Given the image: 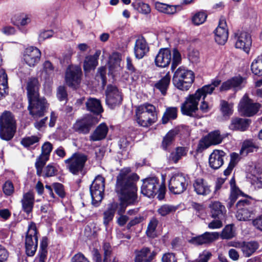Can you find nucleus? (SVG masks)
<instances>
[{"label":"nucleus","mask_w":262,"mask_h":262,"mask_svg":"<svg viewBox=\"0 0 262 262\" xmlns=\"http://www.w3.org/2000/svg\"><path fill=\"white\" fill-rule=\"evenodd\" d=\"M221 82L219 79H215L211 84L205 85L198 89L194 94L189 95L181 106V110L182 114L190 117H194L195 112L198 110V106L201 98L203 97L204 99L207 95L211 94L215 88L220 84Z\"/></svg>","instance_id":"f03ea898"},{"label":"nucleus","mask_w":262,"mask_h":262,"mask_svg":"<svg viewBox=\"0 0 262 262\" xmlns=\"http://www.w3.org/2000/svg\"><path fill=\"white\" fill-rule=\"evenodd\" d=\"M28 110L30 114L34 118H38L43 116L49 107V104L44 98L39 96L28 99Z\"/></svg>","instance_id":"6e6552de"},{"label":"nucleus","mask_w":262,"mask_h":262,"mask_svg":"<svg viewBox=\"0 0 262 262\" xmlns=\"http://www.w3.org/2000/svg\"><path fill=\"white\" fill-rule=\"evenodd\" d=\"M170 79L171 76L169 72H168L155 84V87L159 90L163 95H165L170 84Z\"/></svg>","instance_id":"72a5a7b5"},{"label":"nucleus","mask_w":262,"mask_h":262,"mask_svg":"<svg viewBox=\"0 0 262 262\" xmlns=\"http://www.w3.org/2000/svg\"><path fill=\"white\" fill-rule=\"evenodd\" d=\"M132 6L139 12L144 14H147L150 12L149 6L142 2H134L132 3Z\"/></svg>","instance_id":"a18cd8bd"},{"label":"nucleus","mask_w":262,"mask_h":262,"mask_svg":"<svg viewBox=\"0 0 262 262\" xmlns=\"http://www.w3.org/2000/svg\"><path fill=\"white\" fill-rule=\"evenodd\" d=\"M235 234L233 226L228 225L223 229L221 233V237L223 239H231L235 236Z\"/></svg>","instance_id":"8fccbe9b"},{"label":"nucleus","mask_w":262,"mask_h":262,"mask_svg":"<svg viewBox=\"0 0 262 262\" xmlns=\"http://www.w3.org/2000/svg\"><path fill=\"white\" fill-rule=\"evenodd\" d=\"M8 77L4 69L0 70V99L6 95L8 91Z\"/></svg>","instance_id":"4c0bfd02"},{"label":"nucleus","mask_w":262,"mask_h":262,"mask_svg":"<svg viewBox=\"0 0 262 262\" xmlns=\"http://www.w3.org/2000/svg\"><path fill=\"white\" fill-rule=\"evenodd\" d=\"M207 137L212 145H216L221 143L223 137L219 130H215L209 133Z\"/></svg>","instance_id":"09e8293b"},{"label":"nucleus","mask_w":262,"mask_h":262,"mask_svg":"<svg viewBox=\"0 0 262 262\" xmlns=\"http://www.w3.org/2000/svg\"><path fill=\"white\" fill-rule=\"evenodd\" d=\"M171 53L168 48L161 49L155 59V64L159 67L165 68L170 63Z\"/></svg>","instance_id":"aec40b11"},{"label":"nucleus","mask_w":262,"mask_h":262,"mask_svg":"<svg viewBox=\"0 0 262 262\" xmlns=\"http://www.w3.org/2000/svg\"><path fill=\"white\" fill-rule=\"evenodd\" d=\"M159 187V180L157 178L152 177L145 179L141 186V193L148 198L154 197Z\"/></svg>","instance_id":"dca6fc26"},{"label":"nucleus","mask_w":262,"mask_h":262,"mask_svg":"<svg viewBox=\"0 0 262 262\" xmlns=\"http://www.w3.org/2000/svg\"><path fill=\"white\" fill-rule=\"evenodd\" d=\"M88 157L82 153L73 154L69 158L64 160L67 169L74 175L83 174L85 164Z\"/></svg>","instance_id":"423d86ee"},{"label":"nucleus","mask_w":262,"mask_h":262,"mask_svg":"<svg viewBox=\"0 0 262 262\" xmlns=\"http://www.w3.org/2000/svg\"><path fill=\"white\" fill-rule=\"evenodd\" d=\"M250 123L249 119L234 117L231 119L229 128L232 130L244 132L248 128Z\"/></svg>","instance_id":"bb28decb"},{"label":"nucleus","mask_w":262,"mask_h":262,"mask_svg":"<svg viewBox=\"0 0 262 262\" xmlns=\"http://www.w3.org/2000/svg\"><path fill=\"white\" fill-rule=\"evenodd\" d=\"M40 138L36 136L26 137L21 140V144L25 147H29L39 142Z\"/></svg>","instance_id":"603ef678"},{"label":"nucleus","mask_w":262,"mask_h":262,"mask_svg":"<svg viewBox=\"0 0 262 262\" xmlns=\"http://www.w3.org/2000/svg\"><path fill=\"white\" fill-rule=\"evenodd\" d=\"M219 237V234L217 232H206L201 235L192 238L191 241L194 244L201 245L212 243Z\"/></svg>","instance_id":"b1692460"},{"label":"nucleus","mask_w":262,"mask_h":262,"mask_svg":"<svg viewBox=\"0 0 262 262\" xmlns=\"http://www.w3.org/2000/svg\"><path fill=\"white\" fill-rule=\"evenodd\" d=\"M259 247V244L257 241L243 242L242 251L245 257H249L254 254Z\"/></svg>","instance_id":"7c9ffc66"},{"label":"nucleus","mask_w":262,"mask_h":262,"mask_svg":"<svg viewBox=\"0 0 262 262\" xmlns=\"http://www.w3.org/2000/svg\"><path fill=\"white\" fill-rule=\"evenodd\" d=\"M207 18V15L203 12L196 13L192 17V20L195 25H200L205 22Z\"/></svg>","instance_id":"5fc2aeb1"},{"label":"nucleus","mask_w":262,"mask_h":262,"mask_svg":"<svg viewBox=\"0 0 262 262\" xmlns=\"http://www.w3.org/2000/svg\"><path fill=\"white\" fill-rule=\"evenodd\" d=\"M233 103L222 100L220 101L221 111L224 116H230L233 113Z\"/></svg>","instance_id":"49530a36"},{"label":"nucleus","mask_w":262,"mask_h":262,"mask_svg":"<svg viewBox=\"0 0 262 262\" xmlns=\"http://www.w3.org/2000/svg\"><path fill=\"white\" fill-rule=\"evenodd\" d=\"M211 214L214 219H224L226 212L225 207L219 201H214L210 204Z\"/></svg>","instance_id":"c85d7f7f"},{"label":"nucleus","mask_w":262,"mask_h":262,"mask_svg":"<svg viewBox=\"0 0 262 262\" xmlns=\"http://www.w3.org/2000/svg\"><path fill=\"white\" fill-rule=\"evenodd\" d=\"M178 108L176 107H169L166 108L162 120L163 124L167 123L169 120L175 119L177 117Z\"/></svg>","instance_id":"58836bf2"},{"label":"nucleus","mask_w":262,"mask_h":262,"mask_svg":"<svg viewBox=\"0 0 262 262\" xmlns=\"http://www.w3.org/2000/svg\"><path fill=\"white\" fill-rule=\"evenodd\" d=\"M106 69L105 68L102 67L98 69V72L97 74V77L98 78H100L103 86L106 84Z\"/></svg>","instance_id":"69168bd1"},{"label":"nucleus","mask_w":262,"mask_h":262,"mask_svg":"<svg viewBox=\"0 0 262 262\" xmlns=\"http://www.w3.org/2000/svg\"><path fill=\"white\" fill-rule=\"evenodd\" d=\"M57 166L53 164H50L45 167L43 169V176L51 177L54 176L57 173Z\"/></svg>","instance_id":"3c124183"},{"label":"nucleus","mask_w":262,"mask_h":262,"mask_svg":"<svg viewBox=\"0 0 262 262\" xmlns=\"http://www.w3.org/2000/svg\"><path fill=\"white\" fill-rule=\"evenodd\" d=\"M194 80V74L183 67L178 68L173 73L172 82L178 89L187 91L191 87Z\"/></svg>","instance_id":"7ed1b4c3"},{"label":"nucleus","mask_w":262,"mask_h":262,"mask_svg":"<svg viewBox=\"0 0 262 262\" xmlns=\"http://www.w3.org/2000/svg\"><path fill=\"white\" fill-rule=\"evenodd\" d=\"M103 249L104 251V258L103 262H110L112 252V247L110 244L108 243H104Z\"/></svg>","instance_id":"4d7b16f0"},{"label":"nucleus","mask_w":262,"mask_h":262,"mask_svg":"<svg viewBox=\"0 0 262 262\" xmlns=\"http://www.w3.org/2000/svg\"><path fill=\"white\" fill-rule=\"evenodd\" d=\"M108 132V128L105 124H100L95 130L90 138L93 141H99L105 138Z\"/></svg>","instance_id":"f704fd0d"},{"label":"nucleus","mask_w":262,"mask_h":262,"mask_svg":"<svg viewBox=\"0 0 262 262\" xmlns=\"http://www.w3.org/2000/svg\"><path fill=\"white\" fill-rule=\"evenodd\" d=\"M256 148V146L251 140L245 141L242 145L241 149V154L244 155H247L248 153L252 152Z\"/></svg>","instance_id":"c03bdc74"},{"label":"nucleus","mask_w":262,"mask_h":262,"mask_svg":"<svg viewBox=\"0 0 262 262\" xmlns=\"http://www.w3.org/2000/svg\"><path fill=\"white\" fill-rule=\"evenodd\" d=\"M158 224V221L157 219L153 217L150 221L147 229L146 230V234L148 236L150 237H154L156 235V229Z\"/></svg>","instance_id":"de8ad7c7"},{"label":"nucleus","mask_w":262,"mask_h":262,"mask_svg":"<svg viewBox=\"0 0 262 262\" xmlns=\"http://www.w3.org/2000/svg\"><path fill=\"white\" fill-rule=\"evenodd\" d=\"M260 105L257 103H253L249 99L247 94H245L238 105V111L244 116L250 117L255 114L258 111Z\"/></svg>","instance_id":"f8f14e48"},{"label":"nucleus","mask_w":262,"mask_h":262,"mask_svg":"<svg viewBox=\"0 0 262 262\" xmlns=\"http://www.w3.org/2000/svg\"><path fill=\"white\" fill-rule=\"evenodd\" d=\"M239 191V190L237 189H233L231 191L230 197L229 198V202L227 204V207L228 208H230L233 206V204L237 199Z\"/></svg>","instance_id":"052dcab7"},{"label":"nucleus","mask_w":262,"mask_h":262,"mask_svg":"<svg viewBox=\"0 0 262 262\" xmlns=\"http://www.w3.org/2000/svg\"><path fill=\"white\" fill-rule=\"evenodd\" d=\"M134 50L136 58L139 59H142L146 54L149 48L144 38L139 37L136 39Z\"/></svg>","instance_id":"393cba45"},{"label":"nucleus","mask_w":262,"mask_h":262,"mask_svg":"<svg viewBox=\"0 0 262 262\" xmlns=\"http://www.w3.org/2000/svg\"><path fill=\"white\" fill-rule=\"evenodd\" d=\"M104 178L98 176L91 184L90 190L92 200V203L97 205L100 202L103 197L104 190Z\"/></svg>","instance_id":"1a4fd4ad"},{"label":"nucleus","mask_w":262,"mask_h":262,"mask_svg":"<svg viewBox=\"0 0 262 262\" xmlns=\"http://www.w3.org/2000/svg\"><path fill=\"white\" fill-rule=\"evenodd\" d=\"M139 179L138 175L132 172L129 167L120 170L116 182V191L121 194V203L118 210L119 215L125 211L127 205L134 204L137 199L136 183Z\"/></svg>","instance_id":"f257e3e1"},{"label":"nucleus","mask_w":262,"mask_h":262,"mask_svg":"<svg viewBox=\"0 0 262 262\" xmlns=\"http://www.w3.org/2000/svg\"><path fill=\"white\" fill-rule=\"evenodd\" d=\"M3 192L7 195H11L14 192V187L12 183L9 181H6L3 186Z\"/></svg>","instance_id":"0e129e2a"},{"label":"nucleus","mask_w":262,"mask_h":262,"mask_svg":"<svg viewBox=\"0 0 262 262\" xmlns=\"http://www.w3.org/2000/svg\"><path fill=\"white\" fill-rule=\"evenodd\" d=\"M96 118L87 115L76 121L74 125L75 129L80 133L88 134L91 128L98 122Z\"/></svg>","instance_id":"f3484780"},{"label":"nucleus","mask_w":262,"mask_h":262,"mask_svg":"<svg viewBox=\"0 0 262 262\" xmlns=\"http://www.w3.org/2000/svg\"><path fill=\"white\" fill-rule=\"evenodd\" d=\"M136 120L140 126L143 127L151 125L157 121L155 107L148 103L137 107L136 110Z\"/></svg>","instance_id":"20e7f679"},{"label":"nucleus","mask_w":262,"mask_h":262,"mask_svg":"<svg viewBox=\"0 0 262 262\" xmlns=\"http://www.w3.org/2000/svg\"><path fill=\"white\" fill-rule=\"evenodd\" d=\"M54 69L52 63L47 60L43 64L42 73H45L48 77H50L54 74Z\"/></svg>","instance_id":"13d9d810"},{"label":"nucleus","mask_w":262,"mask_h":262,"mask_svg":"<svg viewBox=\"0 0 262 262\" xmlns=\"http://www.w3.org/2000/svg\"><path fill=\"white\" fill-rule=\"evenodd\" d=\"M188 180L182 174L173 175L169 181V189L174 194H181L186 190Z\"/></svg>","instance_id":"9b49d317"},{"label":"nucleus","mask_w":262,"mask_h":262,"mask_svg":"<svg viewBox=\"0 0 262 262\" xmlns=\"http://www.w3.org/2000/svg\"><path fill=\"white\" fill-rule=\"evenodd\" d=\"M41 52L37 48L30 47L24 52V59L30 67H34L40 60Z\"/></svg>","instance_id":"6ab92c4d"},{"label":"nucleus","mask_w":262,"mask_h":262,"mask_svg":"<svg viewBox=\"0 0 262 262\" xmlns=\"http://www.w3.org/2000/svg\"><path fill=\"white\" fill-rule=\"evenodd\" d=\"M117 206V204L116 203H112L109 205L107 210L104 212L103 224L106 227L113 220Z\"/></svg>","instance_id":"e433bc0d"},{"label":"nucleus","mask_w":262,"mask_h":262,"mask_svg":"<svg viewBox=\"0 0 262 262\" xmlns=\"http://www.w3.org/2000/svg\"><path fill=\"white\" fill-rule=\"evenodd\" d=\"M105 95L106 103L110 108L113 109L121 104L122 99V96L116 86L112 84L107 85L105 91Z\"/></svg>","instance_id":"ddd939ff"},{"label":"nucleus","mask_w":262,"mask_h":262,"mask_svg":"<svg viewBox=\"0 0 262 262\" xmlns=\"http://www.w3.org/2000/svg\"><path fill=\"white\" fill-rule=\"evenodd\" d=\"M234 39L236 48L242 49L246 53L249 52L252 45V39L248 32L237 30L234 33Z\"/></svg>","instance_id":"2eb2a0df"},{"label":"nucleus","mask_w":262,"mask_h":262,"mask_svg":"<svg viewBox=\"0 0 262 262\" xmlns=\"http://www.w3.org/2000/svg\"><path fill=\"white\" fill-rule=\"evenodd\" d=\"M212 144L207 136L200 140L198 144V150L202 151L208 148Z\"/></svg>","instance_id":"680f3d73"},{"label":"nucleus","mask_w":262,"mask_h":262,"mask_svg":"<svg viewBox=\"0 0 262 262\" xmlns=\"http://www.w3.org/2000/svg\"><path fill=\"white\" fill-rule=\"evenodd\" d=\"M82 71L80 66L71 65L67 69L65 80L70 87L76 88L81 82Z\"/></svg>","instance_id":"9d476101"},{"label":"nucleus","mask_w":262,"mask_h":262,"mask_svg":"<svg viewBox=\"0 0 262 262\" xmlns=\"http://www.w3.org/2000/svg\"><path fill=\"white\" fill-rule=\"evenodd\" d=\"M177 208L174 206L164 204L161 206L157 210V212L159 215L162 216H165L170 213L174 212Z\"/></svg>","instance_id":"37998d69"},{"label":"nucleus","mask_w":262,"mask_h":262,"mask_svg":"<svg viewBox=\"0 0 262 262\" xmlns=\"http://www.w3.org/2000/svg\"><path fill=\"white\" fill-rule=\"evenodd\" d=\"M212 256V254L208 251H204L200 254L199 257L191 262H208Z\"/></svg>","instance_id":"bf43d9fd"},{"label":"nucleus","mask_w":262,"mask_h":262,"mask_svg":"<svg viewBox=\"0 0 262 262\" xmlns=\"http://www.w3.org/2000/svg\"><path fill=\"white\" fill-rule=\"evenodd\" d=\"M39 84L37 78H32L29 79L27 84V91L28 99L39 96Z\"/></svg>","instance_id":"2f4dec72"},{"label":"nucleus","mask_w":262,"mask_h":262,"mask_svg":"<svg viewBox=\"0 0 262 262\" xmlns=\"http://www.w3.org/2000/svg\"><path fill=\"white\" fill-rule=\"evenodd\" d=\"M156 253L151 252L147 247H143L135 251V262H150L154 258Z\"/></svg>","instance_id":"a878e982"},{"label":"nucleus","mask_w":262,"mask_h":262,"mask_svg":"<svg viewBox=\"0 0 262 262\" xmlns=\"http://www.w3.org/2000/svg\"><path fill=\"white\" fill-rule=\"evenodd\" d=\"M85 104L87 110L94 114H99L103 112L100 101L97 99L90 98Z\"/></svg>","instance_id":"473e14b6"},{"label":"nucleus","mask_w":262,"mask_h":262,"mask_svg":"<svg viewBox=\"0 0 262 262\" xmlns=\"http://www.w3.org/2000/svg\"><path fill=\"white\" fill-rule=\"evenodd\" d=\"M215 41L219 45H224L228 38V31L226 20L221 18L214 31Z\"/></svg>","instance_id":"a211bd4d"},{"label":"nucleus","mask_w":262,"mask_h":262,"mask_svg":"<svg viewBox=\"0 0 262 262\" xmlns=\"http://www.w3.org/2000/svg\"><path fill=\"white\" fill-rule=\"evenodd\" d=\"M121 55L118 53H114L110 58V64L111 68L120 67Z\"/></svg>","instance_id":"6e6d98bb"},{"label":"nucleus","mask_w":262,"mask_h":262,"mask_svg":"<svg viewBox=\"0 0 262 262\" xmlns=\"http://www.w3.org/2000/svg\"><path fill=\"white\" fill-rule=\"evenodd\" d=\"M16 132V121L10 112H5L0 117V138L9 141Z\"/></svg>","instance_id":"39448f33"},{"label":"nucleus","mask_w":262,"mask_h":262,"mask_svg":"<svg viewBox=\"0 0 262 262\" xmlns=\"http://www.w3.org/2000/svg\"><path fill=\"white\" fill-rule=\"evenodd\" d=\"M181 55L177 49L172 50V60L171 69L173 70L181 62Z\"/></svg>","instance_id":"864d4df0"},{"label":"nucleus","mask_w":262,"mask_h":262,"mask_svg":"<svg viewBox=\"0 0 262 262\" xmlns=\"http://www.w3.org/2000/svg\"><path fill=\"white\" fill-rule=\"evenodd\" d=\"M67 93L65 87L60 86L57 91V97L59 101H66L67 99Z\"/></svg>","instance_id":"e2e57ef3"},{"label":"nucleus","mask_w":262,"mask_h":262,"mask_svg":"<svg viewBox=\"0 0 262 262\" xmlns=\"http://www.w3.org/2000/svg\"><path fill=\"white\" fill-rule=\"evenodd\" d=\"M23 210L27 214L32 211L34 204V195L32 192L25 193L21 200Z\"/></svg>","instance_id":"cd10ccee"},{"label":"nucleus","mask_w":262,"mask_h":262,"mask_svg":"<svg viewBox=\"0 0 262 262\" xmlns=\"http://www.w3.org/2000/svg\"><path fill=\"white\" fill-rule=\"evenodd\" d=\"M194 191L199 195H207L209 194L211 190L207 183L203 179H196L193 184Z\"/></svg>","instance_id":"c756f323"},{"label":"nucleus","mask_w":262,"mask_h":262,"mask_svg":"<svg viewBox=\"0 0 262 262\" xmlns=\"http://www.w3.org/2000/svg\"><path fill=\"white\" fill-rule=\"evenodd\" d=\"M52 149V144L49 142H46L42 145L41 154L50 156Z\"/></svg>","instance_id":"338daca9"},{"label":"nucleus","mask_w":262,"mask_h":262,"mask_svg":"<svg viewBox=\"0 0 262 262\" xmlns=\"http://www.w3.org/2000/svg\"><path fill=\"white\" fill-rule=\"evenodd\" d=\"M38 232L34 223L31 222L28 228L25 239L26 252L28 256H33L37 250L38 245Z\"/></svg>","instance_id":"0eeeda50"},{"label":"nucleus","mask_w":262,"mask_h":262,"mask_svg":"<svg viewBox=\"0 0 262 262\" xmlns=\"http://www.w3.org/2000/svg\"><path fill=\"white\" fill-rule=\"evenodd\" d=\"M49 157L50 156L41 154L39 157H38L36 159L35 167L36 168V173L38 176H41L42 171V168L46 164V162L48 161Z\"/></svg>","instance_id":"ea45409f"},{"label":"nucleus","mask_w":262,"mask_h":262,"mask_svg":"<svg viewBox=\"0 0 262 262\" xmlns=\"http://www.w3.org/2000/svg\"><path fill=\"white\" fill-rule=\"evenodd\" d=\"M250 201L247 199L239 200L236 204L237 210L236 219L241 221H247L251 220L254 215L253 211L249 209Z\"/></svg>","instance_id":"4468645a"},{"label":"nucleus","mask_w":262,"mask_h":262,"mask_svg":"<svg viewBox=\"0 0 262 262\" xmlns=\"http://www.w3.org/2000/svg\"><path fill=\"white\" fill-rule=\"evenodd\" d=\"M226 153L222 150L215 149L210 155L209 165L213 169H217L224 164Z\"/></svg>","instance_id":"412c9836"},{"label":"nucleus","mask_w":262,"mask_h":262,"mask_svg":"<svg viewBox=\"0 0 262 262\" xmlns=\"http://www.w3.org/2000/svg\"><path fill=\"white\" fill-rule=\"evenodd\" d=\"M101 54V51L97 50L93 55H88L84 58L83 68L85 73L94 70L98 64V59Z\"/></svg>","instance_id":"4be33fe9"},{"label":"nucleus","mask_w":262,"mask_h":262,"mask_svg":"<svg viewBox=\"0 0 262 262\" xmlns=\"http://www.w3.org/2000/svg\"><path fill=\"white\" fill-rule=\"evenodd\" d=\"M176 134V132L170 130L165 135L163 138L162 143V147L163 149L167 150L168 147L172 144Z\"/></svg>","instance_id":"79ce46f5"},{"label":"nucleus","mask_w":262,"mask_h":262,"mask_svg":"<svg viewBox=\"0 0 262 262\" xmlns=\"http://www.w3.org/2000/svg\"><path fill=\"white\" fill-rule=\"evenodd\" d=\"M246 83V80L241 76L234 77L224 82L220 87V91H227L231 88L235 90H240Z\"/></svg>","instance_id":"5701e85b"},{"label":"nucleus","mask_w":262,"mask_h":262,"mask_svg":"<svg viewBox=\"0 0 262 262\" xmlns=\"http://www.w3.org/2000/svg\"><path fill=\"white\" fill-rule=\"evenodd\" d=\"M251 69L255 75H262V55L258 56L254 60L251 64Z\"/></svg>","instance_id":"a19ab883"},{"label":"nucleus","mask_w":262,"mask_h":262,"mask_svg":"<svg viewBox=\"0 0 262 262\" xmlns=\"http://www.w3.org/2000/svg\"><path fill=\"white\" fill-rule=\"evenodd\" d=\"M162 262H177L175 254L172 253H167L162 257Z\"/></svg>","instance_id":"774afa93"},{"label":"nucleus","mask_w":262,"mask_h":262,"mask_svg":"<svg viewBox=\"0 0 262 262\" xmlns=\"http://www.w3.org/2000/svg\"><path fill=\"white\" fill-rule=\"evenodd\" d=\"M188 148L186 147H177L169 156V160L174 163H177L182 157L187 155Z\"/></svg>","instance_id":"c9c22d12"}]
</instances>
